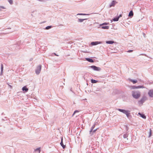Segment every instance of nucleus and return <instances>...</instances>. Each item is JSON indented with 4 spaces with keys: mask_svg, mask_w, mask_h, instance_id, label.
<instances>
[{
    "mask_svg": "<svg viewBox=\"0 0 153 153\" xmlns=\"http://www.w3.org/2000/svg\"><path fill=\"white\" fill-rule=\"evenodd\" d=\"M108 24H109L108 23L105 22V23H104L102 24H100V26H102L104 25H108Z\"/></svg>",
    "mask_w": 153,
    "mask_h": 153,
    "instance_id": "28",
    "label": "nucleus"
},
{
    "mask_svg": "<svg viewBox=\"0 0 153 153\" xmlns=\"http://www.w3.org/2000/svg\"><path fill=\"white\" fill-rule=\"evenodd\" d=\"M152 135V130L151 129H149V135L148 136L149 137H150Z\"/></svg>",
    "mask_w": 153,
    "mask_h": 153,
    "instance_id": "25",
    "label": "nucleus"
},
{
    "mask_svg": "<svg viewBox=\"0 0 153 153\" xmlns=\"http://www.w3.org/2000/svg\"><path fill=\"white\" fill-rule=\"evenodd\" d=\"M107 44H112L114 43V42L112 41H107L106 42Z\"/></svg>",
    "mask_w": 153,
    "mask_h": 153,
    "instance_id": "18",
    "label": "nucleus"
},
{
    "mask_svg": "<svg viewBox=\"0 0 153 153\" xmlns=\"http://www.w3.org/2000/svg\"><path fill=\"white\" fill-rule=\"evenodd\" d=\"M128 134H127L126 133L123 134V137L124 138H126L128 137Z\"/></svg>",
    "mask_w": 153,
    "mask_h": 153,
    "instance_id": "26",
    "label": "nucleus"
},
{
    "mask_svg": "<svg viewBox=\"0 0 153 153\" xmlns=\"http://www.w3.org/2000/svg\"><path fill=\"white\" fill-rule=\"evenodd\" d=\"M91 82L92 83H96L98 82V81L93 79H91Z\"/></svg>",
    "mask_w": 153,
    "mask_h": 153,
    "instance_id": "20",
    "label": "nucleus"
},
{
    "mask_svg": "<svg viewBox=\"0 0 153 153\" xmlns=\"http://www.w3.org/2000/svg\"><path fill=\"white\" fill-rule=\"evenodd\" d=\"M119 19V17H118L117 16L114 17L113 19V20L114 22H117L118 21Z\"/></svg>",
    "mask_w": 153,
    "mask_h": 153,
    "instance_id": "21",
    "label": "nucleus"
},
{
    "mask_svg": "<svg viewBox=\"0 0 153 153\" xmlns=\"http://www.w3.org/2000/svg\"><path fill=\"white\" fill-rule=\"evenodd\" d=\"M85 59L86 61L90 62L92 63L94 62V60L90 58H85Z\"/></svg>",
    "mask_w": 153,
    "mask_h": 153,
    "instance_id": "12",
    "label": "nucleus"
},
{
    "mask_svg": "<svg viewBox=\"0 0 153 153\" xmlns=\"http://www.w3.org/2000/svg\"><path fill=\"white\" fill-rule=\"evenodd\" d=\"M148 94L150 97H153V89L150 90Z\"/></svg>",
    "mask_w": 153,
    "mask_h": 153,
    "instance_id": "6",
    "label": "nucleus"
},
{
    "mask_svg": "<svg viewBox=\"0 0 153 153\" xmlns=\"http://www.w3.org/2000/svg\"><path fill=\"white\" fill-rule=\"evenodd\" d=\"M42 68V65H39L36 67L35 69L36 74L38 75L40 73Z\"/></svg>",
    "mask_w": 153,
    "mask_h": 153,
    "instance_id": "3",
    "label": "nucleus"
},
{
    "mask_svg": "<svg viewBox=\"0 0 153 153\" xmlns=\"http://www.w3.org/2000/svg\"><path fill=\"white\" fill-rule=\"evenodd\" d=\"M12 32H13V31H9L7 33H11Z\"/></svg>",
    "mask_w": 153,
    "mask_h": 153,
    "instance_id": "37",
    "label": "nucleus"
},
{
    "mask_svg": "<svg viewBox=\"0 0 153 153\" xmlns=\"http://www.w3.org/2000/svg\"><path fill=\"white\" fill-rule=\"evenodd\" d=\"M22 90L24 91L25 92H26L28 91V88H27L26 86H23L22 88Z\"/></svg>",
    "mask_w": 153,
    "mask_h": 153,
    "instance_id": "9",
    "label": "nucleus"
},
{
    "mask_svg": "<svg viewBox=\"0 0 153 153\" xmlns=\"http://www.w3.org/2000/svg\"><path fill=\"white\" fill-rule=\"evenodd\" d=\"M138 114L140 115V116L142 118H144V119H146V117L144 114H141L140 112L138 113Z\"/></svg>",
    "mask_w": 153,
    "mask_h": 153,
    "instance_id": "14",
    "label": "nucleus"
},
{
    "mask_svg": "<svg viewBox=\"0 0 153 153\" xmlns=\"http://www.w3.org/2000/svg\"><path fill=\"white\" fill-rule=\"evenodd\" d=\"M129 80L132 82L134 84L136 83L137 82V80H136L132 79H129Z\"/></svg>",
    "mask_w": 153,
    "mask_h": 153,
    "instance_id": "16",
    "label": "nucleus"
},
{
    "mask_svg": "<svg viewBox=\"0 0 153 153\" xmlns=\"http://www.w3.org/2000/svg\"><path fill=\"white\" fill-rule=\"evenodd\" d=\"M1 73H0V76H1L2 74V73H3V68H4L3 66V65H2V64H1Z\"/></svg>",
    "mask_w": 153,
    "mask_h": 153,
    "instance_id": "19",
    "label": "nucleus"
},
{
    "mask_svg": "<svg viewBox=\"0 0 153 153\" xmlns=\"http://www.w3.org/2000/svg\"><path fill=\"white\" fill-rule=\"evenodd\" d=\"M95 124H94L91 127V130L90 131V134L91 135H92L93 134L92 133V131H93V129L95 128Z\"/></svg>",
    "mask_w": 153,
    "mask_h": 153,
    "instance_id": "10",
    "label": "nucleus"
},
{
    "mask_svg": "<svg viewBox=\"0 0 153 153\" xmlns=\"http://www.w3.org/2000/svg\"><path fill=\"white\" fill-rule=\"evenodd\" d=\"M87 19H78L77 22H83L84 20H87Z\"/></svg>",
    "mask_w": 153,
    "mask_h": 153,
    "instance_id": "13",
    "label": "nucleus"
},
{
    "mask_svg": "<svg viewBox=\"0 0 153 153\" xmlns=\"http://www.w3.org/2000/svg\"><path fill=\"white\" fill-rule=\"evenodd\" d=\"M132 89H137V86H132Z\"/></svg>",
    "mask_w": 153,
    "mask_h": 153,
    "instance_id": "31",
    "label": "nucleus"
},
{
    "mask_svg": "<svg viewBox=\"0 0 153 153\" xmlns=\"http://www.w3.org/2000/svg\"><path fill=\"white\" fill-rule=\"evenodd\" d=\"M89 14H85V13H78L77 15H89Z\"/></svg>",
    "mask_w": 153,
    "mask_h": 153,
    "instance_id": "23",
    "label": "nucleus"
},
{
    "mask_svg": "<svg viewBox=\"0 0 153 153\" xmlns=\"http://www.w3.org/2000/svg\"><path fill=\"white\" fill-rule=\"evenodd\" d=\"M14 46H16V45H14Z\"/></svg>",
    "mask_w": 153,
    "mask_h": 153,
    "instance_id": "42",
    "label": "nucleus"
},
{
    "mask_svg": "<svg viewBox=\"0 0 153 153\" xmlns=\"http://www.w3.org/2000/svg\"><path fill=\"white\" fill-rule=\"evenodd\" d=\"M8 29H10V28H8ZM6 29H7V28Z\"/></svg>",
    "mask_w": 153,
    "mask_h": 153,
    "instance_id": "43",
    "label": "nucleus"
},
{
    "mask_svg": "<svg viewBox=\"0 0 153 153\" xmlns=\"http://www.w3.org/2000/svg\"><path fill=\"white\" fill-rule=\"evenodd\" d=\"M60 144L61 146L62 147L63 149H64L66 147V146L65 145H64L63 144V138L62 137L61 140V142L60 143Z\"/></svg>",
    "mask_w": 153,
    "mask_h": 153,
    "instance_id": "11",
    "label": "nucleus"
},
{
    "mask_svg": "<svg viewBox=\"0 0 153 153\" xmlns=\"http://www.w3.org/2000/svg\"><path fill=\"white\" fill-rule=\"evenodd\" d=\"M102 43V42H101L95 41L91 42V44L93 46H94L97 45L98 44H101Z\"/></svg>",
    "mask_w": 153,
    "mask_h": 153,
    "instance_id": "5",
    "label": "nucleus"
},
{
    "mask_svg": "<svg viewBox=\"0 0 153 153\" xmlns=\"http://www.w3.org/2000/svg\"><path fill=\"white\" fill-rule=\"evenodd\" d=\"M34 151L35 152H38L40 153L41 152L40 148H38L34 149Z\"/></svg>",
    "mask_w": 153,
    "mask_h": 153,
    "instance_id": "17",
    "label": "nucleus"
},
{
    "mask_svg": "<svg viewBox=\"0 0 153 153\" xmlns=\"http://www.w3.org/2000/svg\"><path fill=\"white\" fill-rule=\"evenodd\" d=\"M52 27V26H47L46 27L45 29L46 30H48L50 28H51Z\"/></svg>",
    "mask_w": 153,
    "mask_h": 153,
    "instance_id": "27",
    "label": "nucleus"
},
{
    "mask_svg": "<svg viewBox=\"0 0 153 153\" xmlns=\"http://www.w3.org/2000/svg\"><path fill=\"white\" fill-rule=\"evenodd\" d=\"M132 95L134 98L137 99L140 96V93L138 91H132Z\"/></svg>",
    "mask_w": 153,
    "mask_h": 153,
    "instance_id": "2",
    "label": "nucleus"
},
{
    "mask_svg": "<svg viewBox=\"0 0 153 153\" xmlns=\"http://www.w3.org/2000/svg\"><path fill=\"white\" fill-rule=\"evenodd\" d=\"M117 3V2L114 0H113L109 4V7H114L115 4Z\"/></svg>",
    "mask_w": 153,
    "mask_h": 153,
    "instance_id": "7",
    "label": "nucleus"
},
{
    "mask_svg": "<svg viewBox=\"0 0 153 153\" xmlns=\"http://www.w3.org/2000/svg\"><path fill=\"white\" fill-rule=\"evenodd\" d=\"M69 152H70V153H71V151L70 149V150H69Z\"/></svg>",
    "mask_w": 153,
    "mask_h": 153,
    "instance_id": "38",
    "label": "nucleus"
},
{
    "mask_svg": "<svg viewBox=\"0 0 153 153\" xmlns=\"http://www.w3.org/2000/svg\"><path fill=\"white\" fill-rule=\"evenodd\" d=\"M79 112V111L78 110L75 111L74 112L73 114V116L76 113H77V112Z\"/></svg>",
    "mask_w": 153,
    "mask_h": 153,
    "instance_id": "30",
    "label": "nucleus"
},
{
    "mask_svg": "<svg viewBox=\"0 0 153 153\" xmlns=\"http://www.w3.org/2000/svg\"><path fill=\"white\" fill-rule=\"evenodd\" d=\"M45 21H44V22H43V23H45Z\"/></svg>",
    "mask_w": 153,
    "mask_h": 153,
    "instance_id": "40",
    "label": "nucleus"
},
{
    "mask_svg": "<svg viewBox=\"0 0 153 153\" xmlns=\"http://www.w3.org/2000/svg\"><path fill=\"white\" fill-rule=\"evenodd\" d=\"M109 27L108 26H102L101 28L102 29H109Z\"/></svg>",
    "mask_w": 153,
    "mask_h": 153,
    "instance_id": "22",
    "label": "nucleus"
},
{
    "mask_svg": "<svg viewBox=\"0 0 153 153\" xmlns=\"http://www.w3.org/2000/svg\"><path fill=\"white\" fill-rule=\"evenodd\" d=\"M145 97H143L139 101L138 103L139 104H142L145 101Z\"/></svg>",
    "mask_w": 153,
    "mask_h": 153,
    "instance_id": "8",
    "label": "nucleus"
},
{
    "mask_svg": "<svg viewBox=\"0 0 153 153\" xmlns=\"http://www.w3.org/2000/svg\"><path fill=\"white\" fill-rule=\"evenodd\" d=\"M1 8L4 9H5V8L3 6H0V11L1 10Z\"/></svg>",
    "mask_w": 153,
    "mask_h": 153,
    "instance_id": "33",
    "label": "nucleus"
},
{
    "mask_svg": "<svg viewBox=\"0 0 153 153\" xmlns=\"http://www.w3.org/2000/svg\"><path fill=\"white\" fill-rule=\"evenodd\" d=\"M9 86H10V88H12V86H11V85H9Z\"/></svg>",
    "mask_w": 153,
    "mask_h": 153,
    "instance_id": "39",
    "label": "nucleus"
},
{
    "mask_svg": "<svg viewBox=\"0 0 153 153\" xmlns=\"http://www.w3.org/2000/svg\"><path fill=\"white\" fill-rule=\"evenodd\" d=\"M122 14H120L118 17H119V19L120 17H121L122 16Z\"/></svg>",
    "mask_w": 153,
    "mask_h": 153,
    "instance_id": "35",
    "label": "nucleus"
},
{
    "mask_svg": "<svg viewBox=\"0 0 153 153\" xmlns=\"http://www.w3.org/2000/svg\"><path fill=\"white\" fill-rule=\"evenodd\" d=\"M8 1L10 4H13V1L12 0H8Z\"/></svg>",
    "mask_w": 153,
    "mask_h": 153,
    "instance_id": "29",
    "label": "nucleus"
},
{
    "mask_svg": "<svg viewBox=\"0 0 153 153\" xmlns=\"http://www.w3.org/2000/svg\"><path fill=\"white\" fill-rule=\"evenodd\" d=\"M52 54H54L56 56H59V55H57V54H56V53H52Z\"/></svg>",
    "mask_w": 153,
    "mask_h": 153,
    "instance_id": "36",
    "label": "nucleus"
},
{
    "mask_svg": "<svg viewBox=\"0 0 153 153\" xmlns=\"http://www.w3.org/2000/svg\"><path fill=\"white\" fill-rule=\"evenodd\" d=\"M145 35V34L144 33H143V35L144 36Z\"/></svg>",
    "mask_w": 153,
    "mask_h": 153,
    "instance_id": "41",
    "label": "nucleus"
},
{
    "mask_svg": "<svg viewBox=\"0 0 153 153\" xmlns=\"http://www.w3.org/2000/svg\"><path fill=\"white\" fill-rule=\"evenodd\" d=\"M89 68H91L94 71H100L101 70L100 68L97 67L95 65H92L89 67Z\"/></svg>",
    "mask_w": 153,
    "mask_h": 153,
    "instance_id": "4",
    "label": "nucleus"
},
{
    "mask_svg": "<svg viewBox=\"0 0 153 153\" xmlns=\"http://www.w3.org/2000/svg\"><path fill=\"white\" fill-rule=\"evenodd\" d=\"M98 129V128H97L94 129V130H93L92 133L94 134V133L95 132L97 131V130Z\"/></svg>",
    "mask_w": 153,
    "mask_h": 153,
    "instance_id": "32",
    "label": "nucleus"
},
{
    "mask_svg": "<svg viewBox=\"0 0 153 153\" xmlns=\"http://www.w3.org/2000/svg\"><path fill=\"white\" fill-rule=\"evenodd\" d=\"M134 14L132 10H131L129 13L128 16L129 17H132L133 16Z\"/></svg>",
    "mask_w": 153,
    "mask_h": 153,
    "instance_id": "15",
    "label": "nucleus"
},
{
    "mask_svg": "<svg viewBox=\"0 0 153 153\" xmlns=\"http://www.w3.org/2000/svg\"><path fill=\"white\" fill-rule=\"evenodd\" d=\"M117 110L119 111L126 114L127 117L128 119H130L131 118V116L130 113V111L128 110H125L120 108H118L117 109Z\"/></svg>",
    "mask_w": 153,
    "mask_h": 153,
    "instance_id": "1",
    "label": "nucleus"
},
{
    "mask_svg": "<svg viewBox=\"0 0 153 153\" xmlns=\"http://www.w3.org/2000/svg\"><path fill=\"white\" fill-rule=\"evenodd\" d=\"M144 88V86L143 85H139L138 86H137V89H138L140 88Z\"/></svg>",
    "mask_w": 153,
    "mask_h": 153,
    "instance_id": "24",
    "label": "nucleus"
},
{
    "mask_svg": "<svg viewBox=\"0 0 153 153\" xmlns=\"http://www.w3.org/2000/svg\"><path fill=\"white\" fill-rule=\"evenodd\" d=\"M133 51L132 50H129L127 51V52L128 53H131Z\"/></svg>",
    "mask_w": 153,
    "mask_h": 153,
    "instance_id": "34",
    "label": "nucleus"
}]
</instances>
